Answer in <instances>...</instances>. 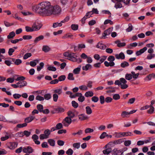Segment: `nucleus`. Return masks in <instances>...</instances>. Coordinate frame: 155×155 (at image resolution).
<instances>
[{
  "label": "nucleus",
  "instance_id": "nucleus-1",
  "mask_svg": "<svg viewBox=\"0 0 155 155\" xmlns=\"http://www.w3.org/2000/svg\"><path fill=\"white\" fill-rule=\"evenodd\" d=\"M33 11L40 15L49 16L52 15H58L61 11L60 7L56 5L53 6L48 2H43L32 7Z\"/></svg>",
  "mask_w": 155,
  "mask_h": 155
},
{
  "label": "nucleus",
  "instance_id": "nucleus-2",
  "mask_svg": "<svg viewBox=\"0 0 155 155\" xmlns=\"http://www.w3.org/2000/svg\"><path fill=\"white\" fill-rule=\"evenodd\" d=\"M72 121L70 117H67L63 120L62 123L64 126L68 127L71 123Z\"/></svg>",
  "mask_w": 155,
  "mask_h": 155
},
{
  "label": "nucleus",
  "instance_id": "nucleus-3",
  "mask_svg": "<svg viewBox=\"0 0 155 155\" xmlns=\"http://www.w3.org/2000/svg\"><path fill=\"white\" fill-rule=\"evenodd\" d=\"M42 25L38 21H35L33 24L32 27L33 28L34 31H36L39 30L41 27Z\"/></svg>",
  "mask_w": 155,
  "mask_h": 155
},
{
  "label": "nucleus",
  "instance_id": "nucleus-4",
  "mask_svg": "<svg viewBox=\"0 0 155 155\" xmlns=\"http://www.w3.org/2000/svg\"><path fill=\"white\" fill-rule=\"evenodd\" d=\"M18 144L17 142H10L7 144V147L11 150H13L17 147Z\"/></svg>",
  "mask_w": 155,
  "mask_h": 155
},
{
  "label": "nucleus",
  "instance_id": "nucleus-5",
  "mask_svg": "<svg viewBox=\"0 0 155 155\" xmlns=\"http://www.w3.org/2000/svg\"><path fill=\"white\" fill-rule=\"evenodd\" d=\"M33 150L31 147L28 146L23 148V152L27 154H30L33 152Z\"/></svg>",
  "mask_w": 155,
  "mask_h": 155
},
{
  "label": "nucleus",
  "instance_id": "nucleus-6",
  "mask_svg": "<svg viewBox=\"0 0 155 155\" xmlns=\"http://www.w3.org/2000/svg\"><path fill=\"white\" fill-rule=\"evenodd\" d=\"M124 141V139L122 138L117 140L113 141L109 143V144L112 146H114L115 144H119Z\"/></svg>",
  "mask_w": 155,
  "mask_h": 155
},
{
  "label": "nucleus",
  "instance_id": "nucleus-7",
  "mask_svg": "<svg viewBox=\"0 0 155 155\" xmlns=\"http://www.w3.org/2000/svg\"><path fill=\"white\" fill-rule=\"evenodd\" d=\"M111 31L112 29L110 28L105 30L104 33L102 34L103 36L101 37V38H105L106 36L109 35L111 33Z\"/></svg>",
  "mask_w": 155,
  "mask_h": 155
},
{
  "label": "nucleus",
  "instance_id": "nucleus-8",
  "mask_svg": "<svg viewBox=\"0 0 155 155\" xmlns=\"http://www.w3.org/2000/svg\"><path fill=\"white\" fill-rule=\"evenodd\" d=\"M123 152H122L120 150H117V149H114L113 150L112 155H121L123 154Z\"/></svg>",
  "mask_w": 155,
  "mask_h": 155
},
{
  "label": "nucleus",
  "instance_id": "nucleus-9",
  "mask_svg": "<svg viewBox=\"0 0 155 155\" xmlns=\"http://www.w3.org/2000/svg\"><path fill=\"white\" fill-rule=\"evenodd\" d=\"M96 47L101 49H105L106 46L102 43V41L99 42L96 45Z\"/></svg>",
  "mask_w": 155,
  "mask_h": 155
},
{
  "label": "nucleus",
  "instance_id": "nucleus-10",
  "mask_svg": "<svg viewBox=\"0 0 155 155\" xmlns=\"http://www.w3.org/2000/svg\"><path fill=\"white\" fill-rule=\"evenodd\" d=\"M19 85V87L21 88L25 87L27 84V82L25 81H19L17 83Z\"/></svg>",
  "mask_w": 155,
  "mask_h": 155
},
{
  "label": "nucleus",
  "instance_id": "nucleus-11",
  "mask_svg": "<svg viewBox=\"0 0 155 155\" xmlns=\"http://www.w3.org/2000/svg\"><path fill=\"white\" fill-rule=\"evenodd\" d=\"M35 119V117L33 116H31L26 118L25 119V122L27 124L33 120Z\"/></svg>",
  "mask_w": 155,
  "mask_h": 155
},
{
  "label": "nucleus",
  "instance_id": "nucleus-12",
  "mask_svg": "<svg viewBox=\"0 0 155 155\" xmlns=\"http://www.w3.org/2000/svg\"><path fill=\"white\" fill-rule=\"evenodd\" d=\"M115 56L117 59H123L125 58V55L123 52L120 53L119 54H116L115 55Z\"/></svg>",
  "mask_w": 155,
  "mask_h": 155
},
{
  "label": "nucleus",
  "instance_id": "nucleus-13",
  "mask_svg": "<svg viewBox=\"0 0 155 155\" xmlns=\"http://www.w3.org/2000/svg\"><path fill=\"white\" fill-rule=\"evenodd\" d=\"M44 38V36L42 35H40L35 38L34 41V42L35 44H37L39 41L43 40Z\"/></svg>",
  "mask_w": 155,
  "mask_h": 155
},
{
  "label": "nucleus",
  "instance_id": "nucleus-14",
  "mask_svg": "<svg viewBox=\"0 0 155 155\" xmlns=\"http://www.w3.org/2000/svg\"><path fill=\"white\" fill-rule=\"evenodd\" d=\"M115 87H114L111 86L107 87L106 88L107 90H110L107 91V93H114L115 92Z\"/></svg>",
  "mask_w": 155,
  "mask_h": 155
},
{
  "label": "nucleus",
  "instance_id": "nucleus-15",
  "mask_svg": "<svg viewBox=\"0 0 155 155\" xmlns=\"http://www.w3.org/2000/svg\"><path fill=\"white\" fill-rule=\"evenodd\" d=\"M78 117L81 120H84L88 119V117L84 114H81L78 115Z\"/></svg>",
  "mask_w": 155,
  "mask_h": 155
},
{
  "label": "nucleus",
  "instance_id": "nucleus-16",
  "mask_svg": "<svg viewBox=\"0 0 155 155\" xmlns=\"http://www.w3.org/2000/svg\"><path fill=\"white\" fill-rule=\"evenodd\" d=\"M73 35L70 33H68L65 35H64L62 37V38L63 39L65 38H73Z\"/></svg>",
  "mask_w": 155,
  "mask_h": 155
},
{
  "label": "nucleus",
  "instance_id": "nucleus-17",
  "mask_svg": "<svg viewBox=\"0 0 155 155\" xmlns=\"http://www.w3.org/2000/svg\"><path fill=\"white\" fill-rule=\"evenodd\" d=\"M51 50L50 48L48 45H44L43 46L42 50L45 52H48Z\"/></svg>",
  "mask_w": 155,
  "mask_h": 155
},
{
  "label": "nucleus",
  "instance_id": "nucleus-18",
  "mask_svg": "<svg viewBox=\"0 0 155 155\" xmlns=\"http://www.w3.org/2000/svg\"><path fill=\"white\" fill-rule=\"evenodd\" d=\"M81 65H80L79 67L76 68H75L73 71V73L75 74H78L80 73L81 71Z\"/></svg>",
  "mask_w": 155,
  "mask_h": 155
},
{
  "label": "nucleus",
  "instance_id": "nucleus-19",
  "mask_svg": "<svg viewBox=\"0 0 155 155\" xmlns=\"http://www.w3.org/2000/svg\"><path fill=\"white\" fill-rule=\"evenodd\" d=\"M48 142L50 145L51 146L54 147L55 145V142L54 140L51 139L48 140Z\"/></svg>",
  "mask_w": 155,
  "mask_h": 155
},
{
  "label": "nucleus",
  "instance_id": "nucleus-20",
  "mask_svg": "<svg viewBox=\"0 0 155 155\" xmlns=\"http://www.w3.org/2000/svg\"><path fill=\"white\" fill-rule=\"evenodd\" d=\"M38 61H39L37 59L33 61H31L29 64L32 67H35L37 63H38Z\"/></svg>",
  "mask_w": 155,
  "mask_h": 155
},
{
  "label": "nucleus",
  "instance_id": "nucleus-21",
  "mask_svg": "<svg viewBox=\"0 0 155 155\" xmlns=\"http://www.w3.org/2000/svg\"><path fill=\"white\" fill-rule=\"evenodd\" d=\"M91 65L89 64H87L85 66H83L82 68L83 70L87 71L88 70L89 68H91Z\"/></svg>",
  "mask_w": 155,
  "mask_h": 155
},
{
  "label": "nucleus",
  "instance_id": "nucleus-22",
  "mask_svg": "<svg viewBox=\"0 0 155 155\" xmlns=\"http://www.w3.org/2000/svg\"><path fill=\"white\" fill-rule=\"evenodd\" d=\"M111 151V148H108L106 150H104L103 152L104 154H109Z\"/></svg>",
  "mask_w": 155,
  "mask_h": 155
},
{
  "label": "nucleus",
  "instance_id": "nucleus-23",
  "mask_svg": "<svg viewBox=\"0 0 155 155\" xmlns=\"http://www.w3.org/2000/svg\"><path fill=\"white\" fill-rule=\"evenodd\" d=\"M37 108L38 111L40 112H42L43 109V106L41 104H38L37 106Z\"/></svg>",
  "mask_w": 155,
  "mask_h": 155
},
{
  "label": "nucleus",
  "instance_id": "nucleus-24",
  "mask_svg": "<svg viewBox=\"0 0 155 155\" xmlns=\"http://www.w3.org/2000/svg\"><path fill=\"white\" fill-rule=\"evenodd\" d=\"M15 35V34L14 31H12L10 32L9 35L7 36L8 39H11L13 38Z\"/></svg>",
  "mask_w": 155,
  "mask_h": 155
},
{
  "label": "nucleus",
  "instance_id": "nucleus-25",
  "mask_svg": "<svg viewBox=\"0 0 155 155\" xmlns=\"http://www.w3.org/2000/svg\"><path fill=\"white\" fill-rule=\"evenodd\" d=\"M93 92L91 91L86 92L85 94V96L86 97H92L93 95Z\"/></svg>",
  "mask_w": 155,
  "mask_h": 155
},
{
  "label": "nucleus",
  "instance_id": "nucleus-26",
  "mask_svg": "<svg viewBox=\"0 0 155 155\" xmlns=\"http://www.w3.org/2000/svg\"><path fill=\"white\" fill-rule=\"evenodd\" d=\"M86 113L88 114H90L92 113V110L90 107L88 106L86 107Z\"/></svg>",
  "mask_w": 155,
  "mask_h": 155
},
{
  "label": "nucleus",
  "instance_id": "nucleus-27",
  "mask_svg": "<svg viewBox=\"0 0 155 155\" xmlns=\"http://www.w3.org/2000/svg\"><path fill=\"white\" fill-rule=\"evenodd\" d=\"M146 78H147L149 81H150L152 78H155V74L153 73H152L147 75Z\"/></svg>",
  "mask_w": 155,
  "mask_h": 155
},
{
  "label": "nucleus",
  "instance_id": "nucleus-28",
  "mask_svg": "<svg viewBox=\"0 0 155 155\" xmlns=\"http://www.w3.org/2000/svg\"><path fill=\"white\" fill-rule=\"evenodd\" d=\"M68 117H70V118L74 117L75 116L74 113L71 111L69 110L68 112Z\"/></svg>",
  "mask_w": 155,
  "mask_h": 155
},
{
  "label": "nucleus",
  "instance_id": "nucleus-29",
  "mask_svg": "<svg viewBox=\"0 0 155 155\" xmlns=\"http://www.w3.org/2000/svg\"><path fill=\"white\" fill-rule=\"evenodd\" d=\"M25 30L27 32H32L34 31L33 28L28 26H26L25 27Z\"/></svg>",
  "mask_w": 155,
  "mask_h": 155
},
{
  "label": "nucleus",
  "instance_id": "nucleus-30",
  "mask_svg": "<svg viewBox=\"0 0 155 155\" xmlns=\"http://www.w3.org/2000/svg\"><path fill=\"white\" fill-rule=\"evenodd\" d=\"M126 79L128 80H130L132 78V76L131 74L127 73L125 75V77Z\"/></svg>",
  "mask_w": 155,
  "mask_h": 155
},
{
  "label": "nucleus",
  "instance_id": "nucleus-31",
  "mask_svg": "<svg viewBox=\"0 0 155 155\" xmlns=\"http://www.w3.org/2000/svg\"><path fill=\"white\" fill-rule=\"evenodd\" d=\"M150 109L147 110V112L149 114H152L153 113L154 110V107H150Z\"/></svg>",
  "mask_w": 155,
  "mask_h": 155
},
{
  "label": "nucleus",
  "instance_id": "nucleus-32",
  "mask_svg": "<svg viewBox=\"0 0 155 155\" xmlns=\"http://www.w3.org/2000/svg\"><path fill=\"white\" fill-rule=\"evenodd\" d=\"M40 66L37 67V70L38 71H40L44 67V64L43 62H41L39 64Z\"/></svg>",
  "mask_w": 155,
  "mask_h": 155
},
{
  "label": "nucleus",
  "instance_id": "nucleus-33",
  "mask_svg": "<svg viewBox=\"0 0 155 155\" xmlns=\"http://www.w3.org/2000/svg\"><path fill=\"white\" fill-rule=\"evenodd\" d=\"M17 76L18 77L17 78L15 79L16 81H24L25 79V78L24 77L22 76H19L18 75Z\"/></svg>",
  "mask_w": 155,
  "mask_h": 155
},
{
  "label": "nucleus",
  "instance_id": "nucleus-34",
  "mask_svg": "<svg viewBox=\"0 0 155 155\" xmlns=\"http://www.w3.org/2000/svg\"><path fill=\"white\" fill-rule=\"evenodd\" d=\"M131 74L132 76V78L135 79L137 78L139 75V74L138 73L135 74V72L134 71H132L131 72Z\"/></svg>",
  "mask_w": 155,
  "mask_h": 155
},
{
  "label": "nucleus",
  "instance_id": "nucleus-35",
  "mask_svg": "<svg viewBox=\"0 0 155 155\" xmlns=\"http://www.w3.org/2000/svg\"><path fill=\"white\" fill-rule=\"evenodd\" d=\"M44 99H45L46 100H48L51 98V95L50 93L45 94L44 95Z\"/></svg>",
  "mask_w": 155,
  "mask_h": 155
},
{
  "label": "nucleus",
  "instance_id": "nucleus-36",
  "mask_svg": "<svg viewBox=\"0 0 155 155\" xmlns=\"http://www.w3.org/2000/svg\"><path fill=\"white\" fill-rule=\"evenodd\" d=\"M129 114V112L126 111H123L122 112L121 116L123 118H124L127 117V115Z\"/></svg>",
  "mask_w": 155,
  "mask_h": 155
},
{
  "label": "nucleus",
  "instance_id": "nucleus-37",
  "mask_svg": "<svg viewBox=\"0 0 155 155\" xmlns=\"http://www.w3.org/2000/svg\"><path fill=\"white\" fill-rule=\"evenodd\" d=\"M62 25V24L61 22L60 23L55 22L53 24L52 26L54 28H55L58 26H61Z\"/></svg>",
  "mask_w": 155,
  "mask_h": 155
},
{
  "label": "nucleus",
  "instance_id": "nucleus-38",
  "mask_svg": "<svg viewBox=\"0 0 155 155\" xmlns=\"http://www.w3.org/2000/svg\"><path fill=\"white\" fill-rule=\"evenodd\" d=\"M129 65V63L126 61H124L123 62L121 63L120 64L121 67L123 68H124L126 67H127Z\"/></svg>",
  "mask_w": 155,
  "mask_h": 155
},
{
  "label": "nucleus",
  "instance_id": "nucleus-39",
  "mask_svg": "<svg viewBox=\"0 0 155 155\" xmlns=\"http://www.w3.org/2000/svg\"><path fill=\"white\" fill-rule=\"evenodd\" d=\"M68 79L70 80H74V78L73 77V75L72 73H69L68 75Z\"/></svg>",
  "mask_w": 155,
  "mask_h": 155
},
{
  "label": "nucleus",
  "instance_id": "nucleus-40",
  "mask_svg": "<svg viewBox=\"0 0 155 155\" xmlns=\"http://www.w3.org/2000/svg\"><path fill=\"white\" fill-rule=\"evenodd\" d=\"M31 54L30 53H27L25 54L23 57V59L26 60L28 58L31 56Z\"/></svg>",
  "mask_w": 155,
  "mask_h": 155
},
{
  "label": "nucleus",
  "instance_id": "nucleus-41",
  "mask_svg": "<svg viewBox=\"0 0 155 155\" xmlns=\"http://www.w3.org/2000/svg\"><path fill=\"white\" fill-rule=\"evenodd\" d=\"M78 25L72 24L71 25V29L74 31L78 29Z\"/></svg>",
  "mask_w": 155,
  "mask_h": 155
},
{
  "label": "nucleus",
  "instance_id": "nucleus-42",
  "mask_svg": "<svg viewBox=\"0 0 155 155\" xmlns=\"http://www.w3.org/2000/svg\"><path fill=\"white\" fill-rule=\"evenodd\" d=\"M122 5L120 2L116 3L114 6V7L116 8H120L122 7Z\"/></svg>",
  "mask_w": 155,
  "mask_h": 155
},
{
  "label": "nucleus",
  "instance_id": "nucleus-43",
  "mask_svg": "<svg viewBox=\"0 0 155 155\" xmlns=\"http://www.w3.org/2000/svg\"><path fill=\"white\" fill-rule=\"evenodd\" d=\"M63 127V125L61 123H59L57 124L55 127V128L57 130L60 129L61 128H62Z\"/></svg>",
  "mask_w": 155,
  "mask_h": 155
},
{
  "label": "nucleus",
  "instance_id": "nucleus-44",
  "mask_svg": "<svg viewBox=\"0 0 155 155\" xmlns=\"http://www.w3.org/2000/svg\"><path fill=\"white\" fill-rule=\"evenodd\" d=\"M94 131V130L92 129L87 128L84 130L85 133L87 134L88 133H92Z\"/></svg>",
  "mask_w": 155,
  "mask_h": 155
},
{
  "label": "nucleus",
  "instance_id": "nucleus-45",
  "mask_svg": "<svg viewBox=\"0 0 155 155\" xmlns=\"http://www.w3.org/2000/svg\"><path fill=\"white\" fill-rule=\"evenodd\" d=\"M66 78V76L64 75H62L61 76H59L58 78V81H64Z\"/></svg>",
  "mask_w": 155,
  "mask_h": 155
},
{
  "label": "nucleus",
  "instance_id": "nucleus-46",
  "mask_svg": "<svg viewBox=\"0 0 155 155\" xmlns=\"http://www.w3.org/2000/svg\"><path fill=\"white\" fill-rule=\"evenodd\" d=\"M27 124L25 122L22 124H18L17 125V127L18 128H21L24 127H25Z\"/></svg>",
  "mask_w": 155,
  "mask_h": 155
},
{
  "label": "nucleus",
  "instance_id": "nucleus-47",
  "mask_svg": "<svg viewBox=\"0 0 155 155\" xmlns=\"http://www.w3.org/2000/svg\"><path fill=\"white\" fill-rule=\"evenodd\" d=\"M71 104L72 106L75 108H77L78 107V103L74 101H72Z\"/></svg>",
  "mask_w": 155,
  "mask_h": 155
},
{
  "label": "nucleus",
  "instance_id": "nucleus-48",
  "mask_svg": "<svg viewBox=\"0 0 155 155\" xmlns=\"http://www.w3.org/2000/svg\"><path fill=\"white\" fill-rule=\"evenodd\" d=\"M32 38V36L30 35H24L22 37L24 40H29L31 39Z\"/></svg>",
  "mask_w": 155,
  "mask_h": 155
},
{
  "label": "nucleus",
  "instance_id": "nucleus-49",
  "mask_svg": "<svg viewBox=\"0 0 155 155\" xmlns=\"http://www.w3.org/2000/svg\"><path fill=\"white\" fill-rule=\"evenodd\" d=\"M73 153V150L71 148L69 149L66 152V153L68 155H72Z\"/></svg>",
  "mask_w": 155,
  "mask_h": 155
},
{
  "label": "nucleus",
  "instance_id": "nucleus-50",
  "mask_svg": "<svg viewBox=\"0 0 155 155\" xmlns=\"http://www.w3.org/2000/svg\"><path fill=\"white\" fill-rule=\"evenodd\" d=\"M80 146V143H76L73 144V146L74 147L78 149Z\"/></svg>",
  "mask_w": 155,
  "mask_h": 155
},
{
  "label": "nucleus",
  "instance_id": "nucleus-51",
  "mask_svg": "<svg viewBox=\"0 0 155 155\" xmlns=\"http://www.w3.org/2000/svg\"><path fill=\"white\" fill-rule=\"evenodd\" d=\"M54 92L55 94H58L59 95L61 94L62 93L61 88L58 89L54 90Z\"/></svg>",
  "mask_w": 155,
  "mask_h": 155
},
{
  "label": "nucleus",
  "instance_id": "nucleus-52",
  "mask_svg": "<svg viewBox=\"0 0 155 155\" xmlns=\"http://www.w3.org/2000/svg\"><path fill=\"white\" fill-rule=\"evenodd\" d=\"M100 100L101 104H104V100H105L104 96L102 95L100 97Z\"/></svg>",
  "mask_w": 155,
  "mask_h": 155
},
{
  "label": "nucleus",
  "instance_id": "nucleus-53",
  "mask_svg": "<svg viewBox=\"0 0 155 155\" xmlns=\"http://www.w3.org/2000/svg\"><path fill=\"white\" fill-rule=\"evenodd\" d=\"M113 98L115 100H119L120 98V96L118 94H115L113 96Z\"/></svg>",
  "mask_w": 155,
  "mask_h": 155
},
{
  "label": "nucleus",
  "instance_id": "nucleus-54",
  "mask_svg": "<svg viewBox=\"0 0 155 155\" xmlns=\"http://www.w3.org/2000/svg\"><path fill=\"white\" fill-rule=\"evenodd\" d=\"M108 23H110L111 25H113V21L107 19L104 21V25H107Z\"/></svg>",
  "mask_w": 155,
  "mask_h": 155
},
{
  "label": "nucleus",
  "instance_id": "nucleus-55",
  "mask_svg": "<svg viewBox=\"0 0 155 155\" xmlns=\"http://www.w3.org/2000/svg\"><path fill=\"white\" fill-rule=\"evenodd\" d=\"M112 98L108 97L105 98V101L107 103H110L112 101Z\"/></svg>",
  "mask_w": 155,
  "mask_h": 155
},
{
  "label": "nucleus",
  "instance_id": "nucleus-56",
  "mask_svg": "<svg viewBox=\"0 0 155 155\" xmlns=\"http://www.w3.org/2000/svg\"><path fill=\"white\" fill-rule=\"evenodd\" d=\"M58 95L56 94H53V100L55 102H56L58 98Z\"/></svg>",
  "mask_w": 155,
  "mask_h": 155
},
{
  "label": "nucleus",
  "instance_id": "nucleus-57",
  "mask_svg": "<svg viewBox=\"0 0 155 155\" xmlns=\"http://www.w3.org/2000/svg\"><path fill=\"white\" fill-rule=\"evenodd\" d=\"M85 97L84 96H82V94L80 96V97L78 98V100L81 102H83L84 101Z\"/></svg>",
  "mask_w": 155,
  "mask_h": 155
},
{
  "label": "nucleus",
  "instance_id": "nucleus-58",
  "mask_svg": "<svg viewBox=\"0 0 155 155\" xmlns=\"http://www.w3.org/2000/svg\"><path fill=\"white\" fill-rule=\"evenodd\" d=\"M155 56V55L153 54H148L147 57V58L148 59H151L154 58Z\"/></svg>",
  "mask_w": 155,
  "mask_h": 155
},
{
  "label": "nucleus",
  "instance_id": "nucleus-59",
  "mask_svg": "<svg viewBox=\"0 0 155 155\" xmlns=\"http://www.w3.org/2000/svg\"><path fill=\"white\" fill-rule=\"evenodd\" d=\"M23 133L24 135H25L26 137H28L30 135L31 133L30 132H29L28 131L25 130Z\"/></svg>",
  "mask_w": 155,
  "mask_h": 155
},
{
  "label": "nucleus",
  "instance_id": "nucleus-60",
  "mask_svg": "<svg viewBox=\"0 0 155 155\" xmlns=\"http://www.w3.org/2000/svg\"><path fill=\"white\" fill-rule=\"evenodd\" d=\"M92 101L94 102H97L99 98L98 97L94 96L92 97L91 98Z\"/></svg>",
  "mask_w": 155,
  "mask_h": 155
},
{
  "label": "nucleus",
  "instance_id": "nucleus-61",
  "mask_svg": "<svg viewBox=\"0 0 155 155\" xmlns=\"http://www.w3.org/2000/svg\"><path fill=\"white\" fill-rule=\"evenodd\" d=\"M22 63V61L21 59H18L15 60V64L16 65H18Z\"/></svg>",
  "mask_w": 155,
  "mask_h": 155
},
{
  "label": "nucleus",
  "instance_id": "nucleus-62",
  "mask_svg": "<svg viewBox=\"0 0 155 155\" xmlns=\"http://www.w3.org/2000/svg\"><path fill=\"white\" fill-rule=\"evenodd\" d=\"M36 99L39 101H42L44 100V98L38 95L36 97Z\"/></svg>",
  "mask_w": 155,
  "mask_h": 155
},
{
  "label": "nucleus",
  "instance_id": "nucleus-63",
  "mask_svg": "<svg viewBox=\"0 0 155 155\" xmlns=\"http://www.w3.org/2000/svg\"><path fill=\"white\" fill-rule=\"evenodd\" d=\"M56 111L58 112H63L64 111V108L61 107H58L56 109Z\"/></svg>",
  "mask_w": 155,
  "mask_h": 155
},
{
  "label": "nucleus",
  "instance_id": "nucleus-64",
  "mask_svg": "<svg viewBox=\"0 0 155 155\" xmlns=\"http://www.w3.org/2000/svg\"><path fill=\"white\" fill-rule=\"evenodd\" d=\"M64 142L62 140H58L57 141L58 144L60 146H62L64 144Z\"/></svg>",
  "mask_w": 155,
  "mask_h": 155
}]
</instances>
